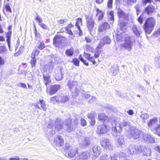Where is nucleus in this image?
<instances>
[{
    "label": "nucleus",
    "instance_id": "1",
    "mask_svg": "<svg viewBox=\"0 0 160 160\" xmlns=\"http://www.w3.org/2000/svg\"><path fill=\"white\" fill-rule=\"evenodd\" d=\"M156 25V20L153 17L148 18L143 26L144 30L146 34H150L154 29Z\"/></svg>",
    "mask_w": 160,
    "mask_h": 160
},
{
    "label": "nucleus",
    "instance_id": "2",
    "mask_svg": "<svg viewBox=\"0 0 160 160\" xmlns=\"http://www.w3.org/2000/svg\"><path fill=\"white\" fill-rule=\"evenodd\" d=\"M71 146L68 143H65V145L62 148L65 156L70 158H73L78 154V149L71 148Z\"/></svg>",
    "mask_w": 160,
    "mask_h": 160
},
{
    "label": "nucleus",
    "instance_id": "3",
    "mask_svg": "<svg viewBox=\"0 0 160 160\" xmlns=\"http://www.w3.org/2000/svg\"><path fill=\"white\" fill-rule=\"evenodd\" d=\"M121 41L122 43L120 45V49L122 50L124 49L130 51L132 48V43L130 37L126 35L122 38Z\"/></svg>",
    "mask_w": 160,
    "mask_h": 160
},
{
    "label": "nucleus",
    "instance_id": "4",
    "mask_svg": "<svg viewBox=\"0 0 160 160\" xmlns=\"http://www.w3.org/2000/svg\"><path fill=\"white\" fill-rule=\"evenodd\" d=\"M94 48L90 45H86L84 49V51L83 53V56L88 61L92 63L93 65L96 64V62L94 59V58L92 56L90 53H88L89 52H93Z\"/></svg>",
    "mask_w": 160,
    "mask_h": 160
},
{
    "label": "nucleus",
    "instance_id": "5",
    "mask_svg": "<svg viewBox=\"0 0 160 160\" xmlns=\"http://www.w3.org/2000/svg\"><path fill=\"white\" fill-rule=\"evenodd\" d=\"M66 31V33L68 34L69 35L68 36V38L69 40H71L75 37V35L78 33V31L73 30V32L72 31L71 29L75 28L74 25L71 23L68 24L67 26L64 28Z\"/></svg>",
    "mask_w": 160,
    "mask_h": 160
},
{
    "label": "nucleus",
    "instance_id": "6",
    "mask_svg": "<svg viewBox=\"0 0 160 160\" xmlns=\"http://www.w3.org/2000/svg\"><path fill=\"white\" fill-rule=\"evenodd\" d=\"M64 141L63 137L60 135H57L54 138L52 144L56 148H62L64 146Z\"/></svg>",
    "mask_w": 160,
    "mask_h": 160
},
{
    "label": "nucleus",
    "instance_id": "7",
    "mask_svg": "<svg viewBox=\"0 0 160 160\" xmlns=\"http://www.w3.org/2000/svg\"><path fill=\"white\" fill-rule=\"evenodd\" d=\"M110 28V24L107 22H104L99 24L98 26V32L99 34L104 33L107 30Z\"/></svg>",
    "mask_w": 160,
    "mask_h": 160
},
{
    "label": "nucleus",
    "instance_id": "8",
    "mask_svg": "<svg viewBox=\"0 0 160 160\" xmlns=\"http://www.w3.org/2000/svg\"><path fill=\"white\" fill-rule=\"evenodd\" d=\"M109 128V127L106 124L104 123L101 124L97 126L96 132L98 134H104L108 132Z\"/></svg>",
    "mask_w": 160,
    "mask_h": 160
},
{
    "label": "nucleus",
    "instance_id": "9",
    "mask_svg": "<svg viewBox=\"0 0 160 160\" xmlns=\"http://www.w3.org/2000/svg\"><path fill=\"white\" fill-rule=\"evenodd\" d=\"M60 88L61 86L59 84L52 85H50L49 87H47V92L49 95H52L56 93Z\"/></svg>",
    "mask_w": 160,
    "mask_h": 160
},
{
    "label": "nucleus",
    "instance_id": "10",
    "mask_svg": "<svg viewBox=\"0 0 160 160\" xmlns=\"http://www.w3.org/2000/svg\"><path fill=\"white\" fill-rule=\"evenodd\" d=\"M66 39L63 36L59 34H56L53 38V44L56 47H59L62 44V40Z\"/></svg>",
    "mask_w": 160,
    "mask_h": 160
},
{
    "label": "nucleus",
    "instance_id": "11",
    "mask_svg": "<svg viewBox=\"0 0 160 160\" xmlns=\"http://www.w3.org/2000/svg\"><path fill=\"white\" fill-rule=\"evenodd\" d=\"M68 85L70 90L75 92L76 95H78L79 90L78 88L77 82H76L69 81L68 82Z\"/></svg>",
    "mask_w": 160,
    "mask_h": 160
},
{
    "label": "nucleus",
    "instance_id": "12",
    "mask_svg": "<svg viewBox=\"0 0 160 160\" xmlns=\"http://www.w3.org/2000/svg\"><path fill=\"white\" fill-rule=\"evenodd\" d=\"M86 20V25L88 28L90 30H92L94 27L95 22L92 17H89L88 16H86L85 17Z\"/></svg>",
    "mask_w": 160,
    "mask_h": 160
},
{
    "label": "nucleus",
    "instance_id": "13",
    "mask_svg": "<svg viewBox=\"0 0 160 160\" xmlns=\"http://www.w3.org/2000/svg\"><path fill=\"white\" fill-rule=\"evenodd\" d=\"M65 126H66V130L68 132H70L73 131L74 128L72 125V119L71 118L66 119L65 120Z\"/></svg>",
    "mask_w": 160,
    "mask_h": 160
},
{
    "label": "nucleus",
    "instance_id": "14",
    "mask_svg": "<svg viewBox=\"0 0 160 160\" xmlns=\"http://www.w3.org/2000/svg\"><path fill=\"white\" fill-rule=\"evenodd\" d=\"M141 147L138 146H132L129 147L128 151L130 154H133L137 153L142 151Z\"/></svg>",
    "mask_w": 160,
    "mask_h": 160
},
{
    "label": "nucleus",
    "instance_id": "15",
    "mask_svg": "<svg viewBox=\"0 0 160 160\" xmlns=\"http://www.w3.org/2000/svg\"><path fill=\"white\" fill-rule=\"evenodd\" d=\"M117 15L118 18L119 19H123L125 20H128V15L126 13L120 8H118Z\"/></svg>",
    "mask_w": 160,
    "mask_h": 160
},
{
    "label": "nucleus",
    "instance_id": "16",
    "mask_svg": "<svg viewBox=\"0 0 160 160\" xmlns=\"http://www.w3.org/2000/svg\"><path fill=\"white\" fill-rule=\"evenodd\" d=\"M98 120L102 122H109L110 121V119L109 117L104 113H101L98 115Z\"/></svg>",
    "mask_w": 160,
    "mask_h": 160
},
{
    "label": "nucleus",
    "instance_id": "17",
    "mask_svg": "<svg viewBox=\"0 0 160 160\" xmlns=\"http://www.w3.org/2000/svg\"><path fill=\"white\" fill-rule=\"evenodd\" d=\"M111 42V40L108 36L104 37L100 40L98 45L102 48L105 44H109Z\"/></svg>",
    "mask_w": 160,
    "mask_h": 160
},
{
    "label": "nucleus",
    "instance_id": "18",
    "mask_svg": "<svg viewBox=\"0 0 160 160\" xmlns=\"http://www.w3.org/2000/svg\"><path fill=\"white\" fill-rule=\"evenodd\" d=\"M96 12L95 16L97 17L98 21L102 20L104 17L105 13L102 10H100L96 6H94Z\"/></svg>",
    "mask_w": 160,
    "mask_h": 160
},
{
    "label": "nucleus",
    "instance_id": "19",
    "mask_svg": "<svg viewBox=\"0 0 160 160\" xmlns=\"http://www.w3.org/2000/svg\"><path fill=\"white\" fill-rule=\"evenodd\" d=\"M55 73L54 78L56 80L59 81L63 79V74L62 72L61 68L55 70Z\"/></svg>",
    "mask_w": 160,
    "mask_h": 160
},
{
    "label": "nucleus",
    "instance_id": "20",
    "mask_svg": "<svg viewBox=\"0 0 160 160\" xmlns=\"http://www.w3.org/2000/svg\"><path fill=\"white\" fill-rule=\"evenodd\" d=\"M78 160H87L90 157V153L88 151L82 152L78 156Z\"/></svg>",
    "mask_w": 160,
    "mask_h": 160
},
{
    "label": "nucleus",
    "instance_id": "21",
    "mask_svg": "<svg viewBox=\"0 0 160 160\" xmlns=\"http://www.w3.org/2000/svg\"><path fill=\"white\" fill-rule=\"evenodd\" d=\"M43 81L44 85L47 86L51 83L52 80L51 78V76L48 74H43Z\"/></svg>",
    "mask_w": 160,
    "mask_h": 160
},
{
    "label": "nucleus",
    "instance_id": "22",
    "mask_svg": "<svg viewBox=\"0 0 160 160\" xmlns=\"http://www.w3.org/2000/svg\"><path fill=\"white\" fill-rule=\"evenodd\" d=\"M155 8L153 5L150 4L148 6L144 9V12L148 15H151L155 12Z\"/></svg>",
    "mask_w": 160,
    "mask_h": 160
},
{
    "label": "nucleus",
    "instance_id": "23",
    "mask_svg": "<svg viewBox=\"0 0 160 160\" xmlns=\"http://www.w3.org/2000/svg\"><path fill=\"white\" fill-rule=\"evenodd\" d=\"M142 132L137 129L133 130L131 133V135L135 139H139L142 135Z\"/></svg>",
    "mask_w": 160,
    "mask_h": 160
},
{
    "label": "nucleus",
    "instance_id": "24",
    "mask_svg": "<svg viewBox=\"0 0 160 160\" xmlns=\"http://www.w3.org/2000/svg\"><path fill=\"white\" fill-rule=\"evenodd\" d=\"M102 48L98 45H97L95 48V51L94 52L93 57L94 59L95 58H98L100 56V55L101 54V55H102L101 53L103 51Z\"/></svg>",
    "mask_w": 160,
    "mask_h": 160
},
{
    "label": "nucleus",
    "instance_id": "25",
    "mask_svg": "<svg viewBox=\"0 0 160 160\" xmlns=\"http://www.w3.org/2000/svg\"><path fill=\"white\" fill-rule=\"evenodd\" d=\"M55 129L56 131L59 132L63 128V124L60 121H55Z\"/></svg>",
    "mask_w": 160,
    "mask_h": 160
},
{
    "label": "nucleus",
    "instance_id": "26",
    "mask_svg": "<svg viewBox=\"0 0 160 160\" xmlns=\"http://www.w3.org/2000/svg\"><path fill=\"white\" fill-rule=\"evenodd\" d=\"M5 11L6 12L9 13H11L12 12V10L11 8L9 6V4L8 3H6L4 4L3 7L2 9V12L3 13L6 15L5 13Z\"/></svg>",
    "mask_w": 160,
    "mask_h": 160
},
{
    "label": "nucleus",
    "instance_id": "27",
    "mask_svg": "<svg viewBox=\"0 0 160 160\" xmlns=\"http://www.w3.org/2000/svg\"><path fill=\"white\" fill-rule=\"evenodd\" d=\"M101 145L106 149L109 148L110 146L108 139H104L100 142Z\"/></svg>",
    "mask_w": 160,
    "mask_h": 160
},
{
    "label": "nucleus",
    "instance_id": "28",
    "mask_svg": "<svg viewBox=\"0 0 160 160\" xmlns=\"http://www.w3.org/2000/svg\"><path fill=\"white\" fill-rule=\"evenodd\" d=\"M92 151L93 155L96 157H98L101 152L100 147L97 146H94L92 147Z\"/></svg>",
    "mask_w": 160,
    "mask_h": 160
},
{
    "label": "nucleus",
    "instance_id": "29",
    "mask_svg": "<svg viewBox=\"0 0 160 160\" xmlns=\"http://www.w3.org/2000/svg\"><path fill=\"white\" fill-rule=\"evenodd\" d=\"M82 24V20L81 18H77L76 20L75 25L77 27L78 30L79 31V33L80 34L82 33V31L81 29L80 24Z\"/></svg>",
    "mask_w": 160,
    "mask_h": 160
},
{
    "label": "nucleus",
    "instance_id": "30",
    "mask_svg": "<svg viewBox=\"0 0 160 160\" xmlns=\"http://www.w3.org/2000/svg\"><path fill=\"white\" fill-rule=\"evenodd\" d=\"M12 33V31H8L6 33V37L7 38L6 41L8 43V45L9 49H10L11 46V37Z\"/></svg>",
    "mask_w": 160,
    "mask_h": 160
},
{
    "label": "nucleus",
    "instance_id": "31",
    "mask_svg": "<svg viewBox=\"0 0 160 160\" xmlns=\"http://www.w3.org/2000/svg\"><path fill=\"white\" fill-rule=\"evenodd\" d=\"M65 54L68 57H71L74 54V49L72 47L69 49H67L65 52Z\"/></svg>",
    "mask_w": 160,
    "mask_h": 160
},
{
    "label": "nucleus",
    "instance_id": "32",
    "mask_svg": "<svg viewBox=\"0 0 160 160\" xmlns=\"http://www.w3.org/2000/svg\"><path fill=\"white\" fill-rule=\"evenodd\" d=\"M158 122V119L155 118L150 120L148 123V126L149 127H152V125L157 123Z\"/></svg>",
    "mask_w": 160,
    "mask_h": 160
},
{
    "label": "nucleus",
    "instance_id": "33",
    "mask_svg": "<svg viewBox=\"0 0 160 160\" xmlns=\"http://www.w3.org/2000/svg\"><path fill=\"white\" fill-rule=\"evenodd\" d=\"M39 102L40 104L42 110L44 111H47V108L45 101L43 99H40L39 101Z\"/></svg>",
    "mask_w": 160,
    "mask_h": 160
},
{
    "label": "nucleus",
    "instance_id": "34",
    "mask_svg": "<svg viewBox=\"0 0 160 160\" xmlns=\"http://www.w3.org/2000/svg\"><path fill=\"white\" fill-rule=\"evenodd\" d=\"M132 30L133 31L134 34H135L137 36L139 37L141 33L138 28L135 25L133 26L132 28Z\"/></svg>",
    "mask_w": 160,
    "mask_h": 160
},
{
    "label": "nucleus",
    "instance_id": "35",
    "mask_svg": "<svg viewBox=\"0 0 160 160\" xmlns=\"http://www.w3.org/2000/svg\"><path fill=\"white\" fill-rule=\"evenodd\" d=\"M153 132L160 137V124H158L156 127L152 129Z\"/></svg>",
    "mask_w": 160,
    "mask_h": 160
},
{
    "label": "nucleus",
    "instance_id": "36",
    "mask_svg": "<svg viewBox=\"0 0 160 160\" xmlns=\"http://www.w3.org/2000/svg\"><path fill=\"white\" fill-rule=\"evenodd\" d=\"M24 51V47L21 46L19 48L18 51L14 53L15 57H18Z\"/></svg>",
    "mask_w": 160,
    "mask_h": 160
},
{
    "label": "nucleus",
    "instance_id": "37",
    "mask_svg": "<svg viewBox=\"0 0 160 160\" xmlns=\"http://www.w3.org/2000/svg\"><path fill=\"white\" fill-rule=\"evenodd\" d=\"M50 100L52 102L54 103L55 102H60V96H55L52 97L50 98Z\"/></svg>",
    "mask_w": 160,
    "mask_h": 160
},
{
    "label": "nucleus",
    "instance_id": "38",
    "mask_svg": "<svg viewBox=\"0 0 160 160\" xmlns=\"http://www.w3.org/2000/svg\"><path fill=\"white\" fill-rule=\"evenodd\" d=\"M37 62L36 58L31 57V59L30 61V63L32 68L35 67Z\"/></svg>",
    "mask_w": 160,
    "mask_h": 160
},
{
    "label": "nucleus",
    "instance_id": "39",
    "mask_svg": "<svg viewBox=\"0 0 160 160\" xmlns=\"http://www.w3.org/2000/svg\"><path fill=\"white\" fill-rule=\"evenodd\" d=\"M90 144V142L89 140L85 139L84 140V142L83 143V147L86 148L89 147Z\"/></svg>",
    "mask_w": 160,
    "mask_h": 160
},
{
    "label": "nucleus",
    "instance_id": "40",
    "mask_svg": "<svg viewBox=\"0 0 160 160\" xmlns=\"http://www.w3.org/2000/svg\"><path fill=\"white\" fill-rule=\"evenodd\" d=\"M69 99V98L67 96H60V102L62 103H64L68 101Z\"/></svg>",
    "mask_w": 160,
    "mask_h": 160
},
{
    "label": "nucleus",
    "instance_id": "41",
    "mask_svg": "<svg viewBox=\"0 0 160 160\" xmlns=\"http://www.w3.org/2000/svg\"><path fill=\"white\" fill-rule=\"evenodd\" d=\"M72 62L76 66H79V65L80 61L79 59L77 58H73L72 60Z\"/></svg>",
    "mask_w": 160,
    "mask_h": 160
},
{
    "label": "nucleus",
    "instance_id": "42",
    "mask_svg": "<svg viewBox=\"0 0 160 160\" xmlns=\"http://www.w3.org/2000/svg\"><path fill=\"white\" fill-rule=\"evenodd\" d=\"M119 23L120 28L121 30H122L123 29H126L125 27H126L127 24V23L125 22L122 21L120 20L119 22Z\"/></svg>",
    "mask_w": 160,
    "mask_h": 160
},
{
    "label": "nucleus",
    "instance_id": "43",
    "mask_svg": "<svg viewBox=\"0 0 160 160\" xmlns=\"http://www.w3.org/2000/svg\"><path fill=\"white\" fill-rule=\"evenodd\" d=\"M148 117L149 116L148 114L147 113L142 114L141 116L142 120L144 122H146V121L148 118Z\"/></svg>",
    "mask_w": 160,
    "mask_h": 160
},
{
    "label": "nucleus",
    "instance_id": "44",
    "mask_svg": "<svg viewBox=\"0 0 160 160\" xmlns=\"http://www.w3.org/2000/svg\"><path fill=\"white\" fill-rule=\"evenodd\" d=\"M40 53V51L37 49H36L34 50L31 53V57L36 58V56H37Z\"/></svg>",
    "mask_w": 160,
    "mask_h": 160
},
{
    "label": "nucleus",
    "instance_id": "45",
    "mask_svg": "<svg viewBox=\"0 0 160 160\" xmlns=\"http://www.w3.org/2000/svg\"><path fill=\"white\" fill-rule=\"evenodd\" d=\"M79 59L86 66H88L89 65V63L84 59L82 54L79 55Z\"/></svg>",
    "mask_w": 160,
    "mask_h": 160
},
{
    "label": "nucleus",
    "instance_id": "46",
    "mask_svg": "<svg viewBox=\"0 0 160 160\" xmlns=\"http://www.w3.org/2000/svg\"><path fill=\"white\" fill-rule=\"evenodd\" d=\"M46 47L45 43L43 41L40 42L38 46V48L40 50H42Z\"/></svg>",
    "mask_w": 160,
    "mask_h": 160
},
{
    "label": "nucleus",
    "instance_id": "47",
    "mask_svg": "<svg viewBox=\"0 0 160 160\" xmlns=\"http://www.w3.org/2000/svg\"><path fill=\"white\" fill-rule=\"evenodd\" d=\"M87 117L90 119L95 118V113L94 112H90L88 114Z\"/></svg>",
    "mask_w": 160,
    "mask_h": 160
},
{
    "label": "nucleus",
    "instance_id": "48",
    "mask_svg": "<svg viewBox=\"0 0 160 160\" xmlns=\"http://www.w3.org/2000/svg\"><path fill=\"white\" fill-rule=\"evenodd\" d=\"M80 122L81 125L82 127H85L87 125V122L84 118H81L80 120Z\"/></svg>",
    "mask_w": 160,
    "mask_h": 160
},
{
    "label": "nucleus",
    "instance_id": "49",
    "mask_svg": "<svg viewBox=\"0 0 160 160\" xmlns=\"http://www.w3.org/2000/svg\"><path fill=\"white\" fill-rule=\"evenodd\" d=\"M113 0H108L107 1V7L111 9L112 8V3Z\"/></svg>",
    "mask_w": 160,
    "mask_h": 160
},
{
    "label": "nucleus",
    "instance_id": "50",
    "mask_svg": "<svg viewBox=\"0 0 160 160\" xmlns=\"http://www.w3.org/2000/svg\"><path fill=\"white\" fill-rule=\"evenodd\" d=\"M144 18L142 14H141L138 18V21L140 24H142L143 23Z\"/></svg>",
    "mask_w": 160,
    "mask_h": 160
},
{
    "label": "nucleus",
    "instance_id": "51",
    "mask_svg": "<svg viewBox=\"0 0 160 160\" xmlns=\"http://www.w3.org/2000/svg\"><path fill=\"white\" fill-rule=\"evenodd\" d=\"M66 22L65 20L63 19L59 20L57 21V23L59 25H64Z\"/></svg>",
    "mask_w": 160,
    "mask_h": 160
},
{
    "label": "nucleus",
    "instance_id": "52",
    "mask_svg": "<svg viewBox=\"0 0 160 160\" xmlns=\"http://www.w3.org/2000/svg\"><path fill=\"white\" fill-rule=\"evenodd\" d=\"M118 142L120 145H122L124 143V140L122 138H119L118 139Z\"/></svg>",
    "mask_w": 160,
    "mask_h": 160
},
{
    "label": "nucleus",
    "instance_id": "53",
    "mask_svg": "<svg viewBox=\"0 0 160 160\" xmlns=\"http://www.w3.org/2000/svg\"><path fill=\"white\" fill-rule=\"evenodd\" d=\"M96 120L95 118L91 119V120L90 122V124L91 126H94Z\"/></svg>",
    "mask_w": 160,
    "mask_h": 160
},
{
    "label": "nucleus",
    "instance_id": "54",
    "mask_svg": "<svg viewBox=\"0 0 160 160\" xmlns=\"http://www.w3.org/2000/svg\"><path fill=\"white\" fill-rule=\"evenodd\" d=\"M39 25L40 26L44 29H48V27L45 24L41 22L40 23H39Z\"/></svg>",
    "mask_w": 160,
    "mask_h": 160
},
{
    "label": "nucleus",
    "instance_id": "55",
    "mask_svg": "<svg viewBox=\"0 0 160 160\" xmlns=\"http://www.w3.org/2000/svg\"><path fill=\"white\" fill-rule=\"evenodd\" d=\"M135 8L137 11V15H138L141 12L139 6L137 5L136 6Z\"/></svg>",
    "mask_w": 160,
    "mask_h": 160
},
{
    "label": "nucleus",
    "instance_id": "56",
    "mask_svg": "<svg viewBox=\"0 0 160 160\" xmlns=\"http://www.w3.org/2000/svg\"><path fill=\"white\" fill-rule=\"evenodd\" d=\"M158 34H160V28H158L157 31H155L153 33V35L156 37L157 36Z\"/></svg>",
    "mask_w": 160,
    "mask_h": 160
},
{
    "label": "nucleus",
    "instance_id": "57",
    "mask_svg": "<svg viewBox=\"0 0 160 160\" xmlns=\"http://www.w3.org/2000/svg\"><path fill=\"white\" fill-rule=\"evenodd\" d=\"M5 63V62L4 59L2 58L0 56V65H3Z\"/></svg>",
    "mask_w": 160,
    "mask_h": 160
},
{
    "label": "nucleus",
    "instance_id": "58",
    "mask_svg": "<svg viewBox=\"0 0 160 160\" xmlns=\"http://www.w3.org/2000/svg\"><path fill=\"white\" fill-rule=\"evenodd\" d=\"M36 19L38 21V23H40L42 22L41 18L39 16H37L36 17Z\"/></svg>",
    "mask_w": 160,
    "mask_h": 160
},
{
    "label": "nucleus",
    "instance_id": "59",
    "mask_svg": "<svg viewBox=\"0 0 160 160\" xmlns=\"http://www.w3.org/2000/svg\"><path fill=\"white\" fill-rule=\"evenodd\" d=\"M117 157H118L116 155L114 154L111 157L110 160H118Z\"/></svg>",
    "mask_w": 160,
    "mask_h": 160
},
{
    "label": "nucleus",
    "instance_id": "60",
    "mask_svg": "<svg viewBox=\"0 0 160 160\" xmlns=\"http://www.w3.org/2000/svg\"><path fill=\"white\" fill-rule=\"evenodd\" d=\"M152 2V0H144L142 1V3L144 4H146L148 3H151Z\"/></svg>",
    "mask_w": 160,
    "mask_h": 160
},
{
    "label": "nucleus",
    "instance_id": "61",
    "mask_svg": "<svg viewBox=\"0 0 160 160\" xmlns=\"http://www.w3.org/2000/svg\"><path fill=\"white\" fill-rule=\"evenodd\" d=\"M85 40L87 43H90L92 42V39L89 37H86Z\"/></svg>",
    "mask_w": 160,
    "mask_h": 160
},
{
    "label": "nucleus",
    "instance_id": "62",
    "mask_svg": "<svg viewBox=\"0 0 160 160\" xmlns=\"http://www.w3.org/2000/svg\"><path fill=\"white\" fill-rule=\"evenodd\" d=\"M20 87L25 88V89H27V86L26 84L23 83H20Z\"/></svg>",
    "mask_w": 160,
    "mask_h": 160
},
{
    "label": "nucleus",
    "instance_id": "63",
    "mask_svg": "<svg viewBox=\"0 0 160 160\" xmlns=\"http://www.w3.org/2000/svg\"><path fill=\"white\" fill-rule=\"evenodd\" d=\"M21 159L18 156H16L15 158H11L9 160H19Z\"/></svg>",
    "mask_w": 160,
    "mask_h": 160
},
{
    "label": "nucleus",
    "instance_id": "64",
    "mask_svg": "<svg viewBox=\"0 0 160 160\" xmlns=\"http://www.w3.org/2000/svg\"><path fill=\"white\" fill-rule=\"evenodd\" d=\"M104 0H95V2L96 3L100 4L102 3Z\"/></svg>",
    "mask_w": 160,
    "mask_h": 160
}]
</instances>
